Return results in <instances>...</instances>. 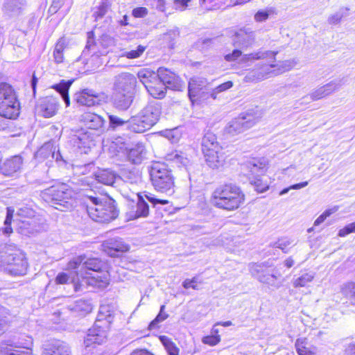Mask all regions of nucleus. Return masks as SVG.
Returning <instances> with one entry per match:
<instances>
[{"label":"nucleus","mask_w":355,"mask_h":355,"mask_svg":"<svg viewBox=\"0 0 355 355\" xmlns=\"http://www.w3.org/2000/svg\"><path fill=\"white\" fill-rule=\"evenodd\" d=\"M56 146L52 143H45L35 154V158L39 162H42L46 159L48 162H52L53 159H55L56 162L62 159V156L60 154L59 150H56Z\"/></svg>","instance_id":"22"},{"label":"nucleus","mask_w":355,"mask_h":355,"mask_svg":"<svg viewBox=\"0 0 355 355\" xmlns=\"http://www.w3.org/2000/svg\"><path fill=\"white\" fill-rule=\"evenodd\" d=\"M165 305H162L160 307V311L156 318L150 323L149 329H155L157 327L158 323L163 322L165 320L168 315L164 312Z\"/></svg>","instance_id":"46"},{"label":"nucleus","mask_w":355,"mask_h":355,"mask_svg":"<svg viewBox=\"0 0 355 355\" xmlns=\"http://www.w3.org/2000/svg\"><path fill=\"white\" fill-rule=\"evenodd\" d=\"M338 209V207L335 206L331 209H329L327 210H326L324 212H323L314 222V225L315 226H317V225H319L320 224H321L322 223H323L324 221V220L329 217V216H331L332 214L335 213L336 211H337Z\"/></svg>","instance_id":"53"},{"label":"nucleus","mask_w":355,"mask_h":355,"mask_svg":"<svg viewBox=\"0 0 355 355\" xmlns=\"http://www.w3.org/2000/svg\"><path fill=\"white\" fill-rule=\"evenodd\" d=\"M250 271L251 275L259 280V277L261 276L266 270L263 264L252 263L250 265Z\"/></svg>","instance_id":"51"},{"label":"nucleus","mask_w":355,"mask_h":355,"mask_svg":"<svg viewBox=\"0 0 355 355\" xmlns=\"http://www.w3.org/2000/svg\"><path fill=\"white\" fill-rule=\"evenodd\" d=\"M314 278V274L313 272H306L302 274L300 277L295 279L293 286L295 287H304L307 285L308 283L311 282Z\"/></svg>","instance_id":"45"},{"label":"nucleus","mask_w":355,"mask_h":355,"mask_svg":"<svg viewBox=\"0 0 355 355\" xmlns=\"http://www.w3.org/2000/svg\"><path fill=\"white\" fill-rule=\"evenodd\" d=\"M254 185L255 189L259 192H263L268 188V185L266 184H263L261 180L259 179L254 180Z\"/></svg>","instance_id":"64"},{"label":"nucleus","mask_w":355,"mask_h":355,"mask_svg":"<svg viewBox=\"0 0 355 355\" xmlns=\"http://www.w3.org/2000/svg\"><path fill=\"white\" fill-rule=\"evenodd\" d=\"M116 178V174L111 170H100L95 173V179L101 184L112 185Z\"/></svg>","instance_id":"34"},{"label":"nucleus","mask_w":355,"mask_h":355,"mask_svg":"<svg viewBox=\"0 0 355 355\" xmlns=\"http://www.w3.org/2000/svg\"><path fill=\"white\" fill-rule=\"evenodd\" d=\"M150 175L152 184L156 190L162 193H171L173 192V177L165 163H153Z\"/></svg>","instance_id":"8"},{"label":"nucleus","mask_w":355,"mask_h":355,"mask_svg":"<svg viewBox=\"0 0 355 355\" xmlns=\"http://www.w3.org/2000/svg\"><path fill=\"white\" fill-rule=\"evenodd\" d=\"M105 309V306L101 307L96 320L93 327L88 330L84 340L86 347H89L93 344L101 345L106 340L109 329L108 318H110V315H104L103 314V311Z\"/></svg>","instance_id":"10"},{"label":"nucleus","mask_w":355,"mask_h":355,"mask_svg":"<svg viewBox=\"0 0 355 355\" xmlns=\"http://www.w3.org/2000/svg\"><path fill=\"white\" fill-rule=\"evenodd\" d=\"M220 338L219 335H210L202 338V342L205 344H207L211 346L216 345L220 342Z\"/></svg>","instance_id":"56"},{"label":"nucleus","mask_w":355,"mask_h":355,"mask_svg":"<svg viewBox=\"0 0 355 355\" xmlns=\"http://www.w3.org/2000/svg\"><path fill=\"white\" fill-rule=\"evenodd\" d=\"M81 121L87 128L96 131L98 135L105 132V121L98 114L93 112H85L81 116Z\"/></svg>","instance_id":"20"},{"label":"nucleus","mask_w":355,"mask_h":355,"mask_svg":"<svg viewBox=\"0 0 355 355\" xmlns=\"http://www.w3.org/2000/svg\"><path fill=\"white\" fill-rule=\"evenodd\" d=\"M138 78L145 87L157 78L155 72L147 69H141L137 73Z\"/></svg>","instance_id":"41"},{"label":"nucleus","mask_w":355,"mask_h":355,"mask_svg":"<svg viewBox=\"0 0 355 355\" xmlns=\"http://www.w3.org/2000/svg\"><path fill=\"white\" fill-rule=\"evenodd\" d=\"M160 339L168 355L179 354L178 347L169 338L166 336H162Z\"/></svg>","instance_id":"43"},{"label":"nucleus","mask_w":355,"mask_h":355,"mask_svg":"<svg viewBox=\"0 0 355 355\" xmlns=\"http://www.w3.org/2000/svg\"><path fill=\"white\" fill-rule=\"evenodd\" d=\"M108 118H109L110 127L111 128L114 130L119 126H122V125L126 124L127 127L130 129V119L128 120H125V119L120 118L116 115H112V114L109 115Z\"/></svg>","instance_id":"44"},{"label":"nucleus","mask_w":355,"mask_h":355,"mask_svg":"<svg viewBox=\"0 0 355 355\" xmlns=\"http://www.w3.org/2000/svg\"><path fill=\"white\" fill-rule=\"evenodd\" d=\"M0 268L14 277L26 275L28 263L25 254L15 247H8L0 261Z\"/></svg>","instance_id":"4"},{"label":"nucleus","mask_w":355,"mask_h":355,"mask_svg":"<svg viewBox=\"0 0 355 355\" xmlns=\"http://www.w3.org/2000/svg\"><path fill=\"white\" fill-rule=\"evenodd\" d=\"M17 215L24 218V220H21L22 226H21V228L26 229L30 233L37 230L36 220L33 218L35 211L32 209L22 207L18 209Z\"/></svg>","instance_id":"27"},{"label":"nucleus","mask_w":355,"mask_h":355,"mask_svg":"<svg viewBox=\"0 0 355 355\" xmlns=\"http://www.w3.org/2000/svg\"><path fill=\"white\" fill-rule=\"evenodd\" d=\"M279 276V274L277 275L276 273H269L265 271L261 276L259 277V281L261 283L273 286L275 285V281Z\"/></svg>","instance_id":"48"},{"label":"nucleus","mask_w":355,"mask_h":355,"mask_svg":"<svg viewBox=\"0 0 355 355\" xmlns=\"http://www.w3.org/2000/svg\"><path fill=\"white\" fill-rule=\"evenodd\" d=\"M347 78L345 77L336 78L326 85L313 89L309 94L303 97V99L306 100L308 98L315 101L323 98L338 91L345 84Z\"/></svg>","instance_id":"15"},{"label":"nucleus","mask_w":355,"mask_h":355,"mask_svg":"<svg viewBox=\"0 0 355 355\" xmlns=\"http://www.w3.org/2000/svg\"><path fill=\"white\" fill-rule=\"evenodd\" d=\"M42 355H71L69 345L60 340H46L42 345Z\"/></svg>","instance_id":"18"},{"label":"nucleus","mask_w":355,"mask_h":355,"mask_svg":"<svg viewBox=\"0 0 355 355\" xmlns=\"http://www.w3.org/2000/svg\"><path fill=\"white\" fill-rule=\"evenodd\" d=\"M340 293L352 305L355 306V282H349L341 285Z\"/></svg>","instance_id":"37"},{"label":"nucleus","mask_w":355,"mask_h":355,"mask_svg":"<svg viewBox=\"0 0 355 355\" xmlns=\"http://www.w3.org/2000/svg\"><path fill=\"white\" fill-rule=\"evenodd\" d=\"M196 283L197 280L196 277L193 278L192 279H187L183 282L182 286L186 289H188L189 288L198 289Z\"/></svg>","instance_id":"61"},{"label":"nucleus","mask_w":355,"mask_h":355,"mask_svg":"<svg viewBox=\"0 0 355 355\" xmlns=\"http://www.w3.org/2000/svg\"><path fill=\"white\" fill-rule=\"evenodd\" d=\"M103 250L110 257L117 256V252H124L129 250V245L121 238L108 239L103 243Z\"/></svg>","instance_id":"23"},{"label":"nucleus","mask_w":355,"mask_h":355,"mask_svg":"<svg viewBox=\"0 0 355 355\" xmlns=\"http://www.w3.org/2000/svg\"><path fill=\"white\" fill-rule=\"evenodd\" d=\"M255 41V33L248 28H243L234 35V44L236 46L247 48L252 46Z\"/></svg>","instance_id":"25"},{"label":"nucleus","mask_w":355,"mask_h":355,"mask_svg":"<svg viewBox=\"0 0 355 355\" xmlns=\"http://www.w3.org/2000/svg\"><path fill=\"white\" fill-rule=\"evenodd\" d=\"M69 142L74 147L79 149L83 148V153H87L86 149L90 148L94 145V135L83 128L71 130Z\"/></svg>","instance_id":"16"},{"label":"nucleus","mask_w":355,"mask_h":355,"mask_svg":"<svg viewBox=\"0 0 355 355\" xmlns=\"http://www.w3.org/2000/svg\"><path fill=\"white\" fill-rule=\"evenodd\" d=\"M145 49V46L139 45L135 50L125 52L124 55L129 59L137 58L144 52Z\"/></svg>","instance_id":"54"},{"label":"nucleus","mask_w":355,"mask_h":355,"mask_svg":"<svg viewBox=\"0 0 355 355\" xmlns=\"http://www.w3.org/2000/svg\"><path fill=\"white\" fill-rule=\"evenodd\" d=\"M22 159L19 156H15L6 160L0 167V173L5 176H12L21 167Z\"/></svg>","instance_id":"29"},{"label":"nucleus","mask_w":355,"mask_h":355,"mask_svg":"<svg viewBox=\"0 0 355 355\" xmlns=\"http://www.w3.org/2000/svg\"><path fill=\"white\" fill-rule=\"evenodd\" d=\"M276 53H277L271 51H259L249 54L243 55L241 61L242 62H248L250 61L264 60L268 58L275 60Z\"/></svg>","instance_id":"33"},{"label":"nucleus","mask_w":355,"mask_h":355,"mask_svg":"<svg viewBox=\"0 0 355 355\" xmlns=\"http://www.w3.org/2000/svg\"><path fill=\"white\" fill-rule=\"evenodd\" d=\"M146 89L149 94L155 98H162L165 96L166 87L157 78L148 85Z\"/></svg>","instance_id":"32"},{"label":"nucleus","mask_w":355,"mask_h":355,"mask_svg":"<svg viewBox=\"0 0 355 355\" xmlns=\"http://www.w3.org/2000/svg\"><path fill=\"white\" fill-rule=\"evenodd\" d=\"M69 279V277L67 273L60 272L57 275L55 278V282L57 284H63L67 283Z\"/></svg>","instance_id":"63"},{"label":"nucleus","mask_w":355,"mask_h":355,"mask_svg":"<svg viewBox=\"0 0 355 355\" xmlns=\"http://www.w3.org/2000/svg\"><path fill=\"white\" fill-rule=\"evenodd\" d=\"M26 6V0H5L2 10L6 15L14 17L21 15Z\"/></svg>","instance_id":"24"},{"label":"nucleus","mask_w":355,"mask_h":355,"mask_svg":"<svg viewBox=\"0 0 355 355\" xmlns=\"http://www.w3.org/2000/svg\"><path fill=\"white\" fill-rule=\"evenodd\" d=\"M58 108V99L53 96H46L40 99L37 105V112L46 118L54 116L57 113Z\"/></svg>","instance_id":"19"},{"label":"nucleus","mask_w":355,"mask_h":355,"mask_svg":"<svg viewBox=\"0 0 355 355\" xmlns=\"http://www.w3.org/2000/svg\"><path fill=\"white\" fill-rule=\"evenodd\" d=\"M233 86V83L232 81H227L218 87L213 89L209 92V96L214 99L217 98V95L223 92H225L229 89H230Z\"/></svg>","instance_id":"47"},{"label":"nucleus","mask_w":355,"mask_h":355,"mask_svg":"<svg viewBox=\"0 0 355 355\" xmlns=\"http://www.w3.org/2000/svg\"><path fill=\"white\" fill-rule=\"evenodd\" d=\"M209 83L203 77L193 76L188 83V96L190 101L194 103L204 101L209 97Z\"/></svg>","instance_id":"14"},{"label":"nucleus","mask_w":355,"mask_h":355,"mask_svg":"<svg viewBox=\"0 0 355 355\" xmlns=\"http://www.w3.org/2000/svg\"><path fill=\"white\" fill-rule=\"evenodd\" d=\"M87 211L89 216L98 223H109L119 215L115 201L106 196L85 194Z\"/></svg>","instance_id":"1"},{"label":"nucleus","mask_w":355,"mask_h":355,"mask_svg":"<svg viewBox=\"0 0 355 355\" xmlns=\"http://www.w3.org/2000/svg\"><path fill=\"white\" fill-rule=\"evenodd\" d=\"M70 87V83H61L59 85H56L54 88L57 90L58 92L60 93L62 96L63 101H64L66 106H69L70 103V100L68 96V90Z\"/></svg>","instance_id":"42"},{"label":"nucleus","mask_w":355,"mask_h":355,"mask_svg":"<svg viewBox=\"0 0 355 355\" xmlns=\"http://www.w3.org/2000/svg\"><path fill=\"white\" fill-rule=\"evenodd\" d=\"M73 189L68 184L58 183L42 191L41 196L55 209L64 211L71 207V205L69 200L73 197Z\"/></svg>","instance_id":"6"},{"label":"nucleus","mask_w":355,"mask_h":355,"mask_svg":"<svg viewBox=\"0 0 355 355\" xmlns=\"http://www.w3.org/2000/svg\"><path fill=\"white\" fill-rule=\"evenodd\" d=\"M191 0H174V7L175 9L184 10Z\"/></svg>","instance_id":"62"},{"label":"nucleus","mask_w":355,"mask_h":355,"mask_svg":"<svg viewBox=\"0 0 355 355\" xmlns=\"http://www.w3.org/2000/svg\"><path fill=\"white\" fill-rule=\"evenodd\" d=\"M349 9L348 8H342L338 12L330 16L328 19V21L331 24H338L341 19L347 14L344 11L347 12Z\"/></svg>","instance_id":"50"},{"label":"nucleus","mask_w":355,"mask_h":355,"mask_svg":"<svg viewBox=\"0 0 355 355\" xmlns=\"http://www.w3.org/2000/svg\"><path fill=\"white\" fill-rule=\"evenodd\" d=\"M161 114V104L156 101L150 102L137 116L130 119V130L135 132H144L157 123Z\"/></svg>","instance_id":"5"},{"label":"nucleus","mask_w":355,"mask_h":355,"mask_svg":"<svg viewBox=\"0 0 355 355\" xmlns=\"http://www.w3.org/2000/svg\"><path fill=\"white\" fill-rule=\"evenodd\" d=\"M307 339L306 338H297L295 341V349L298 355H313L315 348H309Z\"/></svg>","instance_id":"38"},{"label":"nucleus","mask_w":355,"mask_h":355,"mask_svg":"<svg viewBox=\"0 0 355 355\" xmlns=\"http://www.w3.org/2000/svg\"><path fill=\"white\" fill-rule=\"evenodd\" d=\"M157 78L164 84V87L173 90H180L182 84L178 77L172 71L165 68H159L156 73Z\"/></svg>","instance_id":"21"},{"label":"nucleus","mask_w":355,"mask_h":355,"mask_svg":"<svg viewBox=\"0 0 355 355\" xmlns=\"http://www.w3.org/2000/svg\"><path fill=\"white\" fill-rule=\"evenodd\" d=\"M308 184H309V182L306 181V182H303L301 183L293 184L291 187H289L288 188H285L283 190H282L279 193V195L280 196L284 195V194L287 193L291 189H300L302 188L306 187L308 185Z\"/></svg>","instance_id":"57"},{"label":"nucleus","mask_w":355,"mask_h":355,"mask_svg":"<svg viewBox=\"0 0 355 355\" xmlns=\"http://www.w3.org/2000/svg\"><path fill=\"white\" fill-rule=\"evenodd\" d=\"M67 47L66 40L61 37L58 40L55 45L53 55L54 62L57 64H60L64 62V51Z\"/></svg>","instance_id":"36"},{"label":"nucleus","mask_w":355,"mask_h":355,"mask_svg":"<svg viewBox=\"0 0 355 355\" xmlns=\"http://www.w3.org/2000/svg\"><path fill=\"white\" fill-rule=\"evenodd\" d=\"M270 12L268 10H259L254 15V20L257 22L266 21L269 17Z\"/></svg>","instance_id":"58"},{"label":"nucleus","mask_w":355,"mask_h":355,"mask_svg":"<svg viewBox=\"0 0 355 355\" xmlns=\"http://www.w3.org/2000/svg\"><path fill=\"white\" fill-rule=\"evenodd\" d=\"M133 101V93L132 92H117L115 94L114 103L116 108L125 110H127Z\"/></svg>","instance_id":"31"},{"label":"nucleus","mask_w":355,"mask_h":355,"mask_svg":"<svg viewBox=\"0 0 355 355\" xmlns=\"http://www.w3.org/2000/svg\"><path fill=\"white\" fill-rule=\"evenodd\" d=\"M147 199L153 206L157 204L166 205L168 200H161L155 198L152 194L137 193V202L132 203L126 212V217L128 220H135L139 218H146L149 215L150 209Z\"/></svg>","instance_id":"12"},{"label":"nucleus","mask_w":355,"mask_h":355,"mask_svg":"<svg viewBox=\"0 0 355 355\" xmlns=\"http://www.w3.org/2000/svg\"><path fill=\"white\" fill-rule=\"evenodd\" d=\"M244 200L245 194L239 187L233 184L221 185L213 193L214 205L227 211L238 209Z\"/></svg>","instance_id":"3"},{"label":"nucleus","mask_w":355,"mask_h":355,"mask_svg":"<svg viewBox=\"0 0 355 355\" xmlns=\"http://www.w3.org/2000/svg\"><path fill=\"white\" fill-rule=\"evenodd\" d=\"M31 337L23 335L17 340H8L0 345V353L3 355H32Z\"/></svg>","instance_id":"13"},{"label":"nucleus","mask_w":355,"mask_h":355,"mask_svg":"<svg viewBox=\"0 0 355 355\" xmlns=\"http://www.w3.org/2000/svg\"><path fill=\"white\" fill-rule=\"evenodd\" d=\"M144 153V148L142 145H137L129 150L128 153V159L133 164L141 163Z\"/></svg>","instance_id":"40"},{"label":"nucleus","mask_w":355,"mask_h":355,"mask_svg":"<svg viewBox=\"0 0 355 355\" xmlns=\"http://www.w3.org/2000/svg\"><path fill=\"white\" fill-rule=\"evenodd\" d=\"M136 83L135 76L130 73H121L116 77L115 87L117 92H132Z\"/></svg>","instance_id":"26"},{"label":"nucleus","mask_w":355,"mask_h":355,"mask_svg":"<svg viewBox=\"0 0 355 355\" xmlns=\"http://www.w3.org/2000/svg\"><path fill=\"white\" fill-rule=\"evenodd\" d=\"M19 114V105L14 91L7 83H0V116L15 119Z\"/></svg>","instance_id":"9"},{"label":"nucleus","mask_w":355,"mask_h":355,"mask_svg":"<svg viewBox=\"0 0 355 355\" xmlns=\"http://www.w3.org/2000/svg\"><path fill=\"white\" fill-rule=\"evenodd\" d=\"M201 145L205 162L210 168H219L224 165L226 156L214 133L205 134Z\"/></svg>","instance_id":"7"},{"label":"nucleus","mask_w":355,"mask_h":355,"mask_svg":"<svg viewBox=\"0 0 355 355\" xmlns=\"http://www.w3.org/2000/svg\"><path fill=\"white\" fill-rule=\"evenodd\" d=\"M241 50L235 49L232 53L225 55V59L228 62L235 61L241 55Z\"/></svg>","instance_id":"59"},{"label":"nucleus","mask_w":355,"mask_h":355,"mask_svg":"<svg viewBox=\"0 0 355 355\" xmlns=\"http://www.w3.org/2000/svg\"><path fill=\"white\" fill-rule=\"evenodd\" d=\"M104 263L98 258H87L85 255L74 257L68 263V268L76 270V277H72L71 282L76 291H80L85 285H94L95 278H88L85 276L89 274L88 270L99 272Z\"/></svg>","instance_id":"2"},{"label":"nucleus","mask_w":355,"mask_h":355,"mask_svg":"<svg viewBox=\"0 0 355 355\" xmlns=\"http://www.w3.org/2000/svg\"><path fill=\"white\" fill-rule=\"evenodd\" d=\"M266 161L263 158H252L245 164L252 175L259 176L266 171Z\"/></svg>","instance_id":"30"},{"label":"nucleus","mask_w":355,"mask_h":355,"mask_svg":"<svg viewBox=\"0 0 355 355\" xmlns=\"http://www.w3.org/2000/svg\"><path fill=\"white\" fill-rule=\"evenodd\" d=\"M69 309L80 315H85L92 310V306L89 302L80 299L69 305Z\"/></svg>","instance_id":"35"},{"label":"nucleus","mask_w":355,"mask_h":355,"mask_svg":"<svg viewBox=\"0 0 355 355\" xmlns=\"http://www.w3.org/2000/svg\"><path fill=\"white\" fill-rule=\"evenodd\" d=\"M293 241L288 238H282L272 244L276 248L281 249L284 252H288V247L293 243Z\"/></svg>","instance_id":"49"},{"label":"nucleus","mask_w":355,"mask_h":355,"mask_svg":"<svg viewBox=\"0 0 355 355\" xmlns=\"http://www.w3.org/2000/svg\"><path fill=\"white\" fill-rule=\"evenodd\" d=\"M76 100L80 105L87 107L98 104L100 101L98 94L89 89H85L79 94H76Z\"/></svg>","instance_id":"28"},{"label":"nucleus","mask_w":355,"mask_h":355,"mask_svg":"<svg viewBox=\"0 0 355 355\" xmlns=\"http://www.w3.org/2000/svg\"><path fill=\"white\" fill-rule=\"evenodd\" d=\"M14 210L10 208H7V214H6V218L4 221V224L6 225L5 228L3 229V233L6 234H9L12 232V230L10 227L11 220L13 216Z\"/></svg>","instance_id":"52"},{"label":"nucleus","mask_w":355,"mask_h":355,"mask_svg":"<svg viewBox=\"0 0 355 355\" xmlns=\"http://www.w3.org/2000/svg\"><path fill=\"white\" fill-rule=\"evenodd\" d=\"M351 233H355V221L346 225L343 229L340 230L338 232V236L344 237Z\"/></svg>","instance_id":"55"},{"label":"nucleus","mask_w":355,"mask_h":355,"mask_svg":"<svg viewBox=\"0 0 355 355\" xmlns=\"http://www.w3.org/2000/svg\"><path fill=\"white\" fill-rule=\"evenodd\" d=\"M167 162H171L177 165L178 167L181 166H186L189 162L187 157L183 155V153L177 150L168 153L165 157Z\"/></svg>","instance_id":"39"},{"label":"nucleus","mask_w":355,"mask_h":355,"mask_svg":"<svg viewBox=\"0 0 355 355\" xmlns=\"http://www.w3.org/2000/svg\"><path fill=\"white\" fill-rule=\"evenodd\" d=\"M296 64L294 60H285L281 64H267L260 69H254L244 77L246 83L258 82L272 76H277L293 69Z\"/></svg>","instance_id":"11"},{"label":"nucleus","mask_w":355,"mask_h":355,"mask_svg":"<svg viewBox=\"0 0 355 355\" xmlns=\"http://www.w3.org/2000/svg\"><path fill=\"white\" fill-rule=\"evenodd\" d=\"M148 13V10L144 7H139L133 9L132 15L135 17H144Z\"/></svg>","instance_id":"60"},{"label":"nucleus","mask_w":355,"mask_h":355,"mask_svg":"<svg viewBox=\"0 0 355 355\" xmlns=\"http://www.w3.org/2000/svg\"><path fill=\"white\" fill-rule=\"evenodd\" d=\"M256 123V119L252 115L247 114L232 121L226 130L227 133L235 135L250 128Z\"/></svg>","instance_id":"17"}]
</instances>
